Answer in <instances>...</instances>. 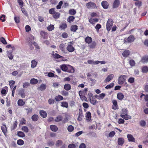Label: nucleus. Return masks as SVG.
I'll return each mask as SVG.
<instances>
[{
	"label": "nucleus",
	"mask_w": 148,
	"mask_h": 148,
	"mask_svg": "<svg viewBox=\"0 0 148 148\" xmlns=\"http://www.w3.org/2000/svg\"><path fill=\"white\" fill-rule=\"evenodd\" d=\"M25 110H26V112L27 114L31 113L32 112V108L27 107L25 109Z\"/></svg>",
	"instance_id": "nucleus-42"
},
{
	"label": "nucleus",
	"mask_w": 148,
	"mask_h": 148,
	"mask_svg": "<svg viewBox=\"0 0 148 148\" xmlns=\"http://www.w3.org/2000/svg\"><path fill=\"white\" fill-rule=\"evenodd\" d=\"M99 62L98 61H94V60H88V63L89 64H92L93 65H96L98 64V63Z\"/></svg>",
	"instance_id": "nucleus-31"
},
{
	"label": "nucleus",
	"mask_w": 148,
	"mask_h": 148,
	"mask_svg": "<svg viewBox=\"0 0 148 148\" xmlns=\"http://www.w3.org/2000/svg\"><path fill=\"white\" fill-rule=\"evenodd\" d=\"M62 117L61 116L59 115L57 116L55 121L56 122H59L62 120Z\"/></svg>",
	"instance_id": "nucleus-49"
},
{
	"label": "nucleus",
	"mask_w": 148,
	"mask_h": 148,
	"mask_svg": "<svg viewBox=\"0 0 148 148\" xmlns=\"http://www.w3.org/2000/svg\"><path fill=\"white\" fill-rule=\"evenodd\" d=\"M126 77V76L125 75H120L119 77L118 83L120 85L123 84L125 82Z\"/></svg>",
	"instance_id": "nucleus-2"
},
{
	"label": "nucleus",
	"mask_w": 148,
	"mask_h": 148,
	"mask_svg": "<svg viewBox=\"0 0 148 148\" xmlns=\"http://www.w3.org/2000/svg\"><path fill=\"white\" fill-rule=\"evenodd\" d=\"M68 64H63L60 66V67L61 70L64 71L66 72L67 69Z\"/></svg>",
	"instance_id": "nucleus-14"
},
{
	"label": "nucleus",
	"mask_w": 148,
	"mask_h": 148,
	"mask_svg": "<svg viewBox=\"0 0 148 148\" xmlns=\"http://www.w3.org/2000/svg\"><path fill=\"white\" fill-rule=\"evenodd\" d=\"M87 8L89 9H93L96 8V4L93 2H90L86 4Z\"/></svg>",
	"instance_id": "nucleus-6"
},
{
	"label": "nucleus",
	"mask_w": 148,
	"mask_h": 148,
	"mask_svg": "<svg viewBox=\"0 0 148 148\" xmlns=\"http://www.w3.org/2000/svg\"><path fill=\"white\" fill-rule=\"evenodd\" d=\"M17 2L21 8L23 6L24 3L23 0H17Z\"/></svg>",
	"instance_id": "nucleus-59"
},
{
	"label": "nucleus",
	"mask_w": 148,
	"mask_h": 148,
	"mask_svg": "<svg viewBox=\"0 0 148 148\" xmlns=\"http://www.w3.org/2000/svg\"><path fill=\"white\" fill-rule=\"evenodd\" d=\"M141 61L144 63L147 62H148V56H146L143 57Z\"/></svg>",
	"instance_id": "nucleus-28"
},
{
	"label": "nucleus",
	"mask_w": 148,
	"mask_h": 148,
	"mask_svg": "<svg viewBox=\"0 0 148 148\" xmlns=\"http://www.w3.org/2000/svg\"><path fill=\"white\" fill-rule=\"evenodd\" d=\"M48 103L50 105H52L54 103V100L52 99H50L48 101Z\"/></svg>",
	"instance_id": "nucleus-64"
},
{
	"label": "nucleus",
	"mask_w": 148,
	"mask_h": 148,
	"mask_svg": "<svg viewBox=\"0 0 148 148\" xmlns=\"http://www.w3.org/2000/svg\"><path fill=\"white\" fill-rule=\"evenodd\" d=\"M114 75L113 74L109 75L105 80V82H107L111 80L113 77Z\"/></svg>",
	"instance_id": "nucleus-16"
},
{
	"label": "nucleus",
	"mask_w": 148,
	"mask_h": 148,
	"mask_svg": "<svg viewBox=\"0 0 148 148\" xmlns=\"http://www.w3.org/2000/svg\"><path fill=\"white\" fill-rule=\"evenodd\" d=\"M130 65L132 66H134L135 65V61L133 60H131L129 61Z\"/></svg>",
	"instance_id": "nucleus-63"
},
{
	"label": "nucleus",
	"mask_w": 148,
	"mask_h": 148,
	"mask_svg": "<svg viewBox=\"0 0 148 148\" xmlns=\"http://www.w3.org/2000/svg\"><path fill=\"white\" fill-rule=\"evenodd\" d=\"M18 123L16 121H15L11 127V130H15L17 127Z\"/></svg>",
	"instance_id": "nucleus-34"
},
{
	"label": "nucleus",
	"mask_w": 148,
	"mask_h": 148,
	"mask_svg": "<svg viewBox=\"0 0 148 148\" xmlns=\"http://www.w3.org/2000/svg\"><path fill=\"white\" fill-rule=\"evenodd\" d=\"M1 129L2 132L4 134L5 136H7V133L8 132L6 126V125L3 124V125L1 127Z\"/></svg>",
	"instance_id": "nucleus-9"
},
{
	"label": "nucleus",
	"mask_w": 148,
	"mask_h": 148,
	"mask_svg": "<svg viewBox=\"0 0 148 148\" xmlns=\"http://www.w3.org/2000/svg\"><path fill=\"white\" fill-rule=\"evenodd\" d=\"M53 17L55 18H58L60 16V13L58 12H56L53 15Z\"/></svg>",
	"instance_id": "nucleus-46"
},
{
	"label": "nucleus",
	"mask_w": 148,
	"mask_h": 148,
	"mask_svg": "<svg viewBox=\"0 0 148 148\" xmlns=\"http://www.w3.org/2000/svg\"><path fill=\"white\" fill-rule=\"evenodd\" d=\"M135 38L132 35H130L129 36L127 39L125 38L124 40L125 42H132L134 41Z\"/></svg>",
	"instance_id": "nucleus-7"
},
{
	"label": "nucleus",
	"mask_w": 148,
	"mask_h": 148,
	"mask_svg": "<svg viewBox=\"0 0 148 148\" xmlns=\"http://www.w3.org/2000/svg\"><path fill=\"white\" fill-rule=\"evenodd\" d=\"M17 104L19 106H23L25 104V101H23V99H20L18 100Z\"/></svg>",
	"instance_id": "nucleus-21"
},
{
	"label": "nucleus",
	"mask_w": 148,
	"mask_h": 148,
	"mask_svg": "<svg viewBox=\"0 0 148 148\" xmlns=\"http://www.w3.org/2000/svg\"><path fill=\"white\" fill-rule=\"evenodd\" d=\"M114 84L113 83H111L110 84L107 85L105 87L106 89L110 88H112L114 86Z\"/></svg>",
	"instance_id": "nucleus-51"
},
{
	"label": "nucleus",
	"mask_w": 148,
	"mask_h": 148,
	"mask_svg": "<svg viewBox=\"0 0 148 148\" xmlns=\"http://www.w3.org/2000/svg\"><path fill=\"white\" fill-rule=\"evenodd\" d=\"M73 42H70L68 43L66 49L69 52H71L74 51L75 49L73 46Z\"/></svg>",
	"instance_id": "nucleus-4"
},
{
	"label": "nucleus",
	"mask_w": 148,
	"mask_h": 148,
	"mask_svg": "<svg viewBox=\"0 0 148 148\" xmlns=\"http://www.w3.org/2000/svg\"><path fill=\"white\" fill-rule=\"evenodd\" d=\"M46 88V85L45 84H42L39 87L38 89L40 91H42L45 90Z\"/></svg>",
	"instance_id": "nucleus-27"
},
{
	"label": "nucleus",
	"mask_w": 148,
	"mask_h": 148,
	"mask_svg": "<svg viewBox=\"0 0 148 148\" xmlns=\"http://www.w3.org/2000/svg\"><path fill=\"white\" fill-rule=\"evenodd\" d=\"M64 88L66 90H69L71 89V86L70 84H66L64 85Z\"/></svg>",
	"instance_id": "nucleus-32"
},
{
	"label": "nucleus",
	"mask_w": 148,
	"mask_h": 148,
	"mask_svg": "<svg viewBox=\"0 0 148 148\" xmlns=\"http://www.w3.org/2000/svg\"><path fill=\"white\" fill-rule=\"evenodd\" d=\"M96 43L95 42H93L89 46V47L92 49L94 48L96 46Z\"/></svg>",
	"instance_id": "nucleus-60"
},
{
	"label": "nucleus",
	"mask_w": 148,
	"mask_h": 148,
	"mask_svg": "<svg viewBox=\"0 0 148 148\" xmlns=\"http://www.w3.org/2000/svg\"><path fill=\"white\" fill-rule=\"evenodd\" d=\"M30 86V84L29 82H25L23 83V86L24 88H27Z\"/></svg>",
	"instance_id": "nucleus-62"
},
{
	"label": "nucleus",
	"mask_w": 148,
	"mask_h": 148,
	"mask_svg": "<svg viewBox=\"0 0 148 148\" xmlns=\"http://www.w3.org/2000/svg\"><path fill=\"white\" fill-rule=\"evenodd\" d=\"M0 41L3 44L6 45L7 44V42L6 41L5 38L3 37H2L0 38Z\"/></svg>",
	"instance_id": "nucleus-50"
},
{
	"label": "nucleus",
	"mask_w": 148,
	"mask_h": 148,
	"mask_svg": "<svg viewBox=\"0 0 148 148\" xmlns=\"http://www.w3.org/2000/svg\"><path fill=\"white\" fill-rule=\"evenodd\" d=\"M19 95L21 96L22 98H24L25 96L24 89H22L20 90L19 91Z\"/></svg>",
	"instance_id": "nucleus-22"
},
{
	"label": "nucleus",
	"mask_w": 148,
	"mask_h": 148,
	"mask_svg": "<svg viewBox=\"0 0 148 148\" xmlns=\"http://www.w3.org/2000/svg\"><path fill=\"white\" fill-rule=\"evenodd\" d=\"M37 64V62L35 61L34 60H33L32 61V65L31 67L32 68L35 67Z\"/></svg>",
	"instance_id": "nucleus-47"
},
{
	"label": "nucleus",
	"mask_w": 148,
	"mask_h": 148,
	"mask_svg": "<svg viewBox=\"0 0 148 148\" xmlns=\"http://www.w3.org/2000/svg\"><path fill=\"white\" fill-rule=\"evenodd\" d=\"M125 142V140L123 138H119L118 139L117 143L119 145L122 146Z\"/></svg>",
	"instance_id": "nucleus-12"
},
{
	"label": "nucleus",
	"mask_w": 148,
	"mask_h": 148,
	"mask_svg": "<svg viewBox=\"0 0 148 148\" xmlns=\"http://www.w3.org/2000/svg\"><path fill=\"white\" fill-rule=\"evenodd\" d=\"M98 21V19L96 18H91L89 20V22L91 24H93L97 22Z\"/></svg>",
	"instance_id": "nucleus-25"
},
{
	"label": "nucleus",
	"mask_w": 148,
	"mask_h": 148,
	"mask_svg": "<svg viewBox=\"0 0 148 148\" xmlns=\"http://www.w3.org/2000/svg\"><path fill=\"white\" fill-rule=\"evenodd\" d=\"M61 106L63 107L67 108L68 106V103L66 101L62 102Z\"/></svg>",
	"instance_id": "nucleus-39"
},
{
	"label": "nucleus",
	"mask_w": 148,
	"mask_h": 148,
	"mask_svg": "<svg viewBox=\"0 0 148 148\" xmlns=\"http://www.w3.org/2000/svg\"><path fill=\"white\" fill-rule=\"evenodd\" d=\"M86 42L88 44H90L92 41V38L89 36H87L85 38Z\"/></svg>",
	"instance_id": "nucleus-26"
},
{
	"label": "nucleus",
	"mask_w": 148,
	"mask_h": 148,
	"mask_svg": "<svg viewBox=\"0 0 148 148\" xmlns=\"http://www.w3.org/2000/svg\"><path fill=\"white\" fill-rule=\"evenodd\" d=\"M86 120L88 121H89L91 119V116L90 112H88L86 113Z\"/></svg>",
	"instance_id": "nucleus-19"
},
{
	"label": "nucleus",
	"mask_w": 148,
	"mask_h": 148,
	"mask_svg": "<svg viewBox=\"0 0 148 148\" xmlns=\"http://www.w3.org/2000/svg\"><path fill=\"white\" fill-rule=\"evenodd\" d=\"M89 101L93 105L96 104L97 102V101L94 97L93 98L90 99L89 100Z\"/></svg>",
	"instance_id": "nucleus-36"
},
{
	"label": "nucleus",
	"mask_w": 148,
	"mask_h": 148,
	"mask_svg": "<svg viewBox=\"0 0 148 148\" xmlns=\"http://www.w3.org/2000/svg\"><path fill=\"white\" fill-rule=\"evenodd\" d=\"M22 130L25 132L27 133L29 131V129L27 126H24L22 127Z\"/></svg>",
	"instance_id": "nucleus-53"
},
{
	"label": "nucleus",
	"mask_w": 148,
	"mask_h": 148,
	"mask_svg": "<svg viewBox=\"0 0 148 148\" xmlns=\"http://www.w3.org/2000/svg\"><path fill=\"white\" fill-rule=\"evenodd\" d=\"M17 135L18 136L21 137H23L25 136V134L24 132L21 131H19L17 133Z\"/></svg>",
	"instance_id": "nucleus-43"
},
{
	"label": "nucleus",
	"mask_w": 148,
	"mask_h": 148,
	"mask_svg": "<svg viewBox=\"0 0 148 148\" xmlns=\"http://www.w3.org/2000/svg\"><path fill=\"white\" fill-rule=\"evenodd\" d=\"M67 27V25L65 23H62L60 26V28L61 29H64Z\"/></svg>",
	"instance_id": "nucleus-35"
},
{
	"label": "nucleus",
	"mask_w": 148,
	"mask_h": 148,
	"mask_svg": "<svg viewBox=\"0 0 148 148\" xmlns=\"http://www.w3.org/2000/svg\"><path fill=\"white\" fill-rule=\"evenodd\" d=\"M74 17L73 16H70L67 19V21L69 23H71L73 22L74 21Z\"/></svg>",
	"instance_id": "nucleus-45"
},
{
	"label": "nucleus",
	"mask_w": 148,
	"mask_h": 148,
	"mask_svg": "<svg viewBox=\"0 0 148 148\" xmlns=\"http://www.w3.org/2000/svg\"><path fill=\"white\" fill-rule=\"evenodd\" d=\"M127 137L129 141L135 142V139L132 135L130 134H127Z\"/></svg>",
	"instance_id": "nucleus-15"
},
{
	"label": "nucleus",
	"mask_w": 148,
	"mask_h": 148,
	"mask_svg": "<svg viewBox=\"0 0 148 148\" xmlns=\"http://www.w3.org/2000/svg\"><path fill=\"white\" fill-rule=\"evenodd\" d=\"M124 97V95L122 93L119 92L117 94V98L119 100H122L123 99Z\"/></svg>",
	"instance_id": "nucleus-23"
},
{
	"label": "nucleus",
	"mask_w": 148,
	"mask_h": 148,
	"mask_svg": "<svg viewBox=\"0 0 148 148\" xmlns=\"http://www.w3.org/2000/svg\"><path fill=\"white\" fill-rule=\"evenodd\" d=\"M50 129L53 132H56L58 130V127L54 125H51L50 126Z\"/></svg>",
	"instance_id": "nucleus-24"
},
{
	"label": "nucleus",
	"mask_w": 148,
	"mask_h": 148,
	"mask_svg": "<svg viewBox=\"0 0 148 148\" xmlns=\"http://www.w3.org/2000/svg\"><path fill=\"white\" fill-rule=\"evenodd\" d=\"M142 71L143 73H147L148 72V67L147 66L143 67L142 68Z\"/></svg>",
	"instance_id": "nucleus-40"
},
{
	"label": "nucleus",
	"mask_w": 148,
	"mask_h": 148,
	"mask_svg": "<svg viewBox=\"0 0 148 148\" xmlns=\"http://www.w3.org/2000/svg\"><path fill=\"white\" fill-rule=\"evenodd\" d=\"M105 96V94L102 93L100 94L99 95L97 96V97L98 99L101 100L103 99Z\"/></svg>",
	"instance_id": "nucleus-33"
},
{
	"label": "nucleus",
	"mask_w": 148,
	"mask_h": 148,
	"mask_svg": "<svg viewBox=\"0 0 148 148\" xmlns=\"http://www.w3.org/2000/svg\"><path fill=\"white\" fill-rule=\"evenodd\" d=\"M101 27V25L99 24H97L95 27V28L96 29L97 32H98L99 29Z\"/></svg>",
	"instance_id": "nucleus-61"
},
{
	"label": "nucleus",
	"mask_w": 148,
	"mask_h": 148,
	"mask_svg": "<svg viewBox=\"0 0 148 148\" xmlns=\"http://www.w3.org/2000/svg\"><path fill=\"white\" fill-rule=\"evenodd\" d=\"M7 55L9 58L10 60H12L13 58V56L12 55V52H8L7 53Z\"/></svg>",
	"instance_id": "nucleus-57"
},
{
	"label": "nucleus",
	"mask_w": 148,
	"mask_h": 148,
	"mask_svg": "<svg viewBox=\"0 0 148 148\" xmlns=\"http://www.w3.org/2000/svg\"><path fill=\"white\" fill-rule=\"evenodd\" d=\"M15 84V82L14 81L12 80L9 81V84L11 89H12L13 88L14 86V84Z\"/></svg>",
	"instance_id": "nucleus-41"
},
{
	"label": "nucleus",
	"mask_w": 148,
	"mask_h": 148,
	"mask_svg": "<svg viewBox=\"0 0 148 148\" xmlns=\"http://www.w3.org/2000/svg\"><path fill=\"white\" fill-rule=\"evenodd\" d=\"M113 22L111 19H109L108 21L106 24V27L107 30L110 31L111 29V27L113 25Z\"/></svg>",
	"instance_id": "nucleus-3"
},
{
	"label": "nucleus",
	"mask_w": 148,
	"mask_h": 148,
	"mask_svg": "<svg viewBox=\"0 0 148 148\" xmlns=\"http://www.w3.org/2000/svg\"><path fill=\"white\" fill-rule=\"evenodd\" d=\"M54 28V26L53 25L51 24L48 26L47 29L49 31H51L53 30Z\"/></svg>",
	"instance_id": "nucleus-38"
},
{
	"label": "nucleus",
	"mask_w": 148,
	"mask_h": 148,
	"mask_svg": "<svg viewBox=\"0 0 148 148\" xmlns=\"http://www.w3.org/2000/svg\"><path fill=\"white\" fill-rule=\"evenodd\" d=\"M140 125L142 127H145L146 125V122L144 120H141L140 122Z\"/></svg>",
	"instance_id": "nucleus-48"
},
{
	"label": "nucleus",
	"mask_w": 148,
	"mask_h": 148,
	"mask_svg": "<svg viewBox=\"0 0 148 148\" xmlns=\"http://www.w3.org/2000/svg\"><path fill=\"white\" fill-rule=\"evenodd\" d=\"M67 130L69 132H71L73 130L74 127L72 125H69L68 127Z\"/></svg>",
	"instance_id": "nucleus-58"
},
{
	"label": "nucleus",
	"mask_w": 148,
	"mask_h": 148,
	"mask_svg": "<svg viewBox=\"0 0 148 148\" xmlns=\"http://www.w3.org/2000/svg\"><path fill=\"white\" fill-rule=\"evenodd\" d=\"M30 84H34L37 83V79L34 78L32 79L30 81Z\"/></svg>",
	"instance_id": "nucleus-44"
},
{
	"label": "nucleus",
	"mask_w": 148,
	"mask_h": 148,
	"mask_svg": "<svg viewBox=\"0 0 148 148\" xmlns=\"http://www.w3.org/2000/svg\"><path fill=\"white\" fill-rule=\"evenodd\" d=\"M101 5L103 8L105 9L108 8V3L106 1H103L101 3Z\"/></svg>",
	"instance_id": "nucleus-18"
},
{
	"label": "nucleus",
	"mask_w": 148,
	"mask_h": 148,
	"mask_svg": "<svg viewBox=\"0 0 148 148\" xmlns=\"http://www.w3.org/2000/svg\"><path fill=\"white\" fill-rule=\"evenodd\" d=\"M52 55L53 56V57L55 58L59 59L61 58L60 61H66L67 60L66 59L64 60V57L56 53H54V51H53L52 53Z\"/></svg>",
	"instance_id": "nucleus-5"
},
{
	"label": "nucleus",
	"mask_w": 148,
	"mask_h": 148,
	"mask_svg": "<svg viewBox=\"0 0 148 148\" xmlns=\"http://www.w3.org/2000/svg\"><path fill=\"white\" fill-rule=\"evenodd\" d=\"M24 143V142L23 140L21 139L18 140L17 141V144L20 145H23Z\"/></svg>",
	"instance_id": "nucleus-54"
},
{
	"label": "nucleus",
	"mask_w": 148,
	"mask_h": 148,
	"mask_svg": "<svg viewBox=\"0 0 148 148\" xmlns=\"http://www.w3.org/2000/svg\"><path fill=\"white\" fill-rule=\"evenodd\" d=\"M40 114L41 116L43 118L46 117L47 116V113L44 110H41L40 112Z\"/></svg>",
	"instance_id": "nucleus-29"
},
{
	"label": "nucleus",
	"mask_w": 148,
	"mask_h": 148,
	"mask_svg": "<svg viewBox=\"0 0 148 148\" xmlns=\"http://www.w3.org/2000/svg\"><path fill=\"white\" fill-rule=\"evenodd\" d=\"M120 116L125 120H128L132 118L131 116L128 114V110L125 108L122 109L121 112Z\"/></svg>",
	"instance_id": "nucleus-1"
},
{
	"label": "nucleus",
	"mask_w": 148,
	"mask_h": 148,
	"mask_svg": "<svg viewBox=\"0 0 148 148\" xmlns=\"http://www.w3.org/2000/svg\"><path fill=\"white\" fill-rule=\"evenodd\" d=\"M83 117L82 111V110L79 109V115L77 118V120L79 121H82Z\"/></svg>",
	"instance_id": "nucleus-8"
},
{
	"label": "nucleus",
	"mask_w": 148,
	"mask_h": 148,
	"mask_svg": "<svg viewBox=\"0 0 148 148\" xmlns=\"http://www.w3.org/2000/svg\"><path fill=\"white\" fill-rule=\"evenodd\" d=\"M130 51L128 50H125L122 53L123 57L126 58L130 54Z\"/></svg>",
	"instance_id": "nucleus-17"
},
{
	"label": "nucleus",
	"mask_w": 148,
	"mask_h": 148,
	"mask_svg": "<svg viewBox=\"0 0 148 148\" xmlns=\"http://www.w3.org/2000/svg\"><path fill=\"white\" fill-rule=\"evenodd\" d=\"M63 97L60 95H58L55 97V99L56 101H59L63 99Z\"/></svg>",
	"instance_id": "nucleus-30"
},
{
	"label": "nucleus",
	"mask_w": 148,
	"mask_h": 148,
	"mask_svg": "<svg viewBox=\"0 0 148 148\" xmlns=\"http://www.w3.org/2000/svg\"><path fill=\"white\" fill-rule=\"evenodd\" d=\"M120 2L119 0H115L114 1L113 7L114 8H117L119 5Z\"/></svg>",
	"instance_id": "nucleus-20"
},
{
	"label": "nucleus",
	"mask_w": 148,
	"mask_h": 148,
	"mask_svg": "<svg viewBox=\"0 0 148 148\" xmlns=\"http://www.w3.org/2000/svg\"><path fill=\"white\" fill-rule=\"evenodd\" d=\"M112 102L113 104L112 106V108L114 110L118 109V106L116 101L115 100H113Z\"/></svg>",
	"instance_id": "nucleus-10"
},
{
	"label": "nucleus",
	"mask_w": 148,
	"mask_h": 148,
	"mask_svg": "<svg viewBox=\"0 0 148 148\" xmlns=\"http://www.w3.org/2000/svg\"><path fill=\"white\" fill-rule=\"evenodd\" d=\"M135 4L137 6L140 7L142 5V2L141 1H136L135 3Z\"/></svg>",
	"instance_id": "nucleus-56"
},
{
	"label": "nucleus",
	"mask_w": 148,
	"mask_h": 148,
	"mask_svg": "<svg viewBox=\"0 0 148 148\" xmlns=\"http://www.w3.org/2000/svg\"><path fill=\"white\" fill-rule=\"evenodd\" d=\"M77 29V26L76 25H73L71 26V29L72 31L75 32Z\"/></svg>",
	"instance_id": "nucleus-37"
},
{
	"label": "nucleus",
	"mask_w": 148,
	"mask_h": 148,
	"mask_svg": "<svg viewBox=\"0 0 148 148\" xmlns=\"http://www.w3.org/2000/svg\"><path fill=\"white\" fill-rule=\"evenodd\" d=\"M55 8H52L50 9L49 11V13L53 15L55 14V13L56 12L55 10Z\"/></svg>",
	"instance_id": "nucleus-55"
},
{
	"label": "nucleus",
	"mask_w": 148,
	"mask_h": 148,
	"mask_svg": "<svg viewBox=\"0 0 148 148\" xmlns=\"http://www.w3.org/2000/svg\"><path fill=\"white\" fill-rule=\"evenodd\" d=\"M40 34L42 37L44 39H47L48 38V34L47 32L44 31H41Z\"/></svg>",
	"instance_id": "nucleus-13"
},
{
	"label": "nucleus",
	"mask_w": 148,
	"mask_h": 148,
	"mask_svg": "<svg viewBox=\"0 0 148 148\" xmlns=\"http://www.w3.org/2000/svg\"><path fill=\"white\" fill-rule=\"evenodd\" d=\"M76 13V11L73 9H70L69 10V13L71 15H74Z\"/></svg>",
	"instance_id": "nucleus-52"
},
{
	"label": "nucleus",
	"mask_w": 148,
	"mask_h": 148,
	"mask_svg": "<svg viewBox=\"0 0 148 148\" xmlns=\"http://www.w3.org/2000/svg\"><path fill=\"white\" fill-rule=\"evenodd\" d=\"M75 71L74 68L70 65L68 64L67 69L66 72L69 73H73Z\"/></svg>",
	"instance_id": "nucleus-11"
}]
</instances>
